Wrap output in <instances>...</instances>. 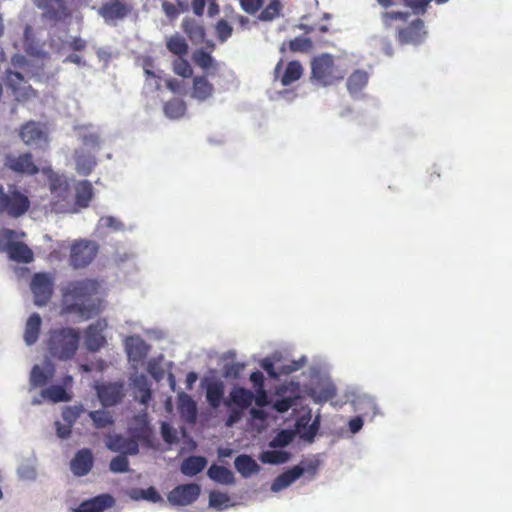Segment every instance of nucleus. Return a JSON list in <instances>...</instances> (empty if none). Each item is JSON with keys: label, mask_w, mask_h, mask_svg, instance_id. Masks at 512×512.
Returning <instances> with one entry per match:
<instances>
[{"label": "nucleus", "mask_w": 512, "mask_h": 512, "mask_svg": "<svg viewBox=\"0 0 512 512\" xmlns=\"http://www.w3.org/2000/svg\"><path fill=\"white\" fill-rule=\"evenodd\" d=\"M162 9H163L164 13L166 14V16L171 19L176 18L179 15V10H178L177 6H175L174 4H172L168 1H164L162 3Z\"/></svg>", "instance_id": "bf43d9fd"}, {"label": "nucleus", "mask_w": 512, "mask_h": 512, "mask_svg": "<svg viewBox=\"0 0 512 512\" xmlns=\"http://www.w3.org/2000/svg\"><path fill=\"white\" fill-rule=\"evenodd\" d=\"M93 198V186L88 180H81L75 186V197L73 203L77 212L82 208H87Z\"/></svg>", "instance_id": "412c9836"}, {"label": "nucleus", "mask_w": 512, "mask_h": 512, "mask_svg": "<svg viewBox=\"0 0 512 512\" xmlns=\"http://www.w3.org/2000/svg\"><path fill=\"white\" fill-rule=\"evenodd\" d=\"M19 137L28 146L38 145L47 142L48 136L41 123L28 121L20 127Z\"/></svg>", "instance_id": "4468645a"}, {"label": "nucleus", "mask_w": 512, "mask_h": 512, "mask_svg": "<svg viewBox=\"0 0 512 512\" xmlns=\"http://www.w3.org/2000/svg\"><path fill=\"white\" fill-rule=\"evenodd\" d=\"M93 467V455L90 449L79 450L70 462V468L74 475L85 476Z\"/></svg>", "instance_id": "a211bd4d"}, {"label": "nucleus", "mask_w": 512, "mask_h": 512, "mask_svg": "<svg viewBox=\"0 0 512 512\" xmlns=\"http://www.w3.org/2000/svg\"><path fill=\"white\" fill-rule=\"evenodd\" d=\"M31 291L34 295L35 305H46L53 294V280L46 273H36L31 280Z\"/></svg>", "instance_id": "9d476101"}, {"label": "nucleus", "mask_w": 512, "mask_h": 512, "mask_svg": "<svg viewBox=\"0 0 512 512\" xmlns=\"http://www.w3.org/2000/svg\"><path fill=\"white\" fill-rule=\"evenodd\" d=\"M100 284L94 279L70 281L62 289V311L89 319L98 314L100 302L96 298Z\"/></svg>", "instance_id": "f257e3e1"}, {"label": "nucleus", "mask_w": 512, "mask_h": 512, "mask_svg": "<svg viewBox=\"0 0 512 512\" xmlns=\"http://www.w3.org/2000/svg\"><path fill=\"white\" fill-rule=\"evenodd\" d=\"M43 10V18L53 22H60L70 16L65 0H43L38 4Z\"/></svg>", "instance_id": "2eb2a0df"}, {"label": "nucleus", "mask_w": 512, "mask_h": 512, "mask_svg": "<svg viewBox=\"0 0 512 512\" xmlns=\"http://www.w3.org/2000/svg\"><path fill=\"white\" fill-rule=\"evenodd\" d=\"M107 328L105 319H98L91 323L84 332V344L88 351L97 352L106 344V338L103 332Z\"/></svg>", "instance_id": "f8f14e48"}, {"label": "nucleus", "mask_w": 512, "mask_h": 512, "mask_svg": "<svg viewBox=\"0 0 512 512\" xmlns=\"http://www.w3.org/2000/svg\"><path fill=\"white\" fill-rule=\"evenodd\" d=\"M173 71L183 78H189L193 74L191 65L184 57H178L173 61Z\"/></svg>", "instance_id": "c03bdc74"}, {"label": "nucleus", "mask_w": 512, "mask_h": 512, "mask_svg": "<svg viewBox=\"0 0 512 512\" xmlns=\"http://www.w3.org/2000/svg\"><path fill=\"white\" fill-rule=\"evenodd\" d=\"M89 417L96 428H106L114 424L112 415L104 410L91 411Z\"/></svg>", "instance_id": "79ce46f5"}, {"label": "nucleus", "mask_w": 512, "mask_h": 512, "mask_svg": "<svg viewBox=\"0 0 512 512\" xmlns=\"http://www.w3.org/2000/svg\"><path fill=\"white\" fill-rule=\"evenodd\" d=\"M213 85L204 76H196L193 79L191 96L199 101H205L212 96Z\"/></svg>", "instance_id": "393cba45"}, {"label": "nucleus", "mask_w": 512, "mask_h": 512, "mask_svg": "<svg viewBox=\"0 0 512 512\" xmlns=\"http://www.w3.org/2000/svg\"><path fill=\"white\" fill-rule=\"evenodd\" d=\"M224 395V384L221 381H213L207 385L206 399L211 407L218 408Z\"/></svg>", "instance_id": "72a5a7b5"}, {"label": "nucleus", "mask_w": 512, "mask_h": 512, "mask_svg": "<svg viewBox=\"0 0 512 512\" xmlns=\"http://www.w3.org/2000/svg\"><path fill=\"white\" fill-rule=\"evenodd\" d=\"M422 27H423V22L421 20L417 19L409 27L400 31V38L404 42H408V41L412 40V34L416 30H420Z\"/></svg>", "instance_id": "603ef678"}, {"label": "nucleus", "mask_w": 512, "mask_h": 512, "mask_svg": "<svg viewBox=\"0 0 512 512\" xmlns=\"http://www.w3.org/2000/svg\"><path fill=\"white\" fill-rule=\"evenodd\" d=\"M100 225L113 230H120L123 227L122 222L112 216L102 217L100 219Z\"/></svg>", "instance_id": "6e6d98bb"}, {"label": "nucleus", "mask_w": 512, "mask_h": 512, "mask_svg": "<svg viewBox=\"0 0 512 512\" xmlns=\"http://www.w3.org/2000/svg\"><path fill=\"white\" fill-rule=\"evenodd\" d=\"M4 82L18 102L28 101L37 97V91L33 89L20 72L7 69Z\"/></svg>", "instance_id": "423d86ee"}, {"label": "nucleus", "mask_w": 512, "mask_h": 512, "mask_svg": "<svg viewBox=\"0 0 512 512\" xmlns=\"http://www.w3.org/2000/svg\"><path fill=\"white\" fill-rule=\"evenodd\" d=\"M133 10L134 4L127 0H110L100 6L98 14L109 23L126 18Z\"/></svg>", "instance_id": "6e6552de"}, {"label": "nucleus", "mask_w": 512, "mask_h": 512, "mask_svg": "<svg viewBox=\"0 0 512 512\" xmlns=\"http://www.w3.org/2000/svg\"><path fill=\"white\" fill-rule=\"evenodd\" d=\"M346 70L342 69L334 61V57L328 53L316 56L311 61V79L322 86H331L345 77Z\"/></svg>", "instance_id": "20e7f679"}, {"label": "nucleus", "mask_w": 512, "mask_h": 512, "mask_svg": "<svg viewBox=\"0 0 512 512\" xmlns=\"http://www.w3.org/2000/svg\"><path fill=\"white\" fill-rule=\"evenodd\" d=\"M208 476L221 484H233L235 481L234 475L231 470L220 465H211L207 472Z\"/></svg>", "instance_id": "473e14b6"}, {"label": "nucleus", "mask_w": 512, "mask_h": 512, "mask_svg": "<svg viewBox=\"0 0 512 512\" xmlns=\"http://www.w3.org/2000/svg\"><path fill=\"white\" fill-rule=\"evenodd\" d=\"M31 202L26 194L15 185H10L5 191L0 184V215L6 214L11 218H19L30 209Z\"/></svg>", "instance_id": "39448f33"}, {"label": "nucleus", "mask_w": 512, "mask_h": 512, "mask_svg": "<svg viewBox=\"0 0 512 512\" xmlns=\"http://www.w3.org/2000/svg\"><path fill=\"white\" fill-rule=\"evenodd\" d=\"M97 396L105 407L120 403L124 397V385L120 382L103 383L97 386Z\"/></svg>", "instance_id": "ddd939ff"}, {"label": "nucleus", "mask_w": 512, "mask_h": 512, "mask_svg": "<svg viewBox=\"0 0 512 512\" xmlns=\"http://www.w3.org/2000/svg\"><path fill=\"white\" fill-rule=\"evenodd\" d=\"M250 381L254 385V387L257 388V390L263 389L264 376H263L262 372H260V371L252 372L250 374Z\"/></svg>", "instance_id": "680f3d73"}, {"label": "nucleus", "mask_w": 512, "mask_h": 512, "mask_svg": "<svg viewBox=\"0 0 512 512\" xmlns=\"http://www.w3.org/2000/svg\"><path fill=\"white\" fill-rule=\"evenodd\" d=\"M200 492L196 483L181 484L169 492L167 499L174 506H187L198 499Z\"/></svg>", "instance_id": "9b49d317"}, {"label": "nucleus", "mask_w": 512, "mask_h": 512, "mask_svg": "<svg viewBox=\"0 0 512 512\" xmlns=\"http://www.w3.org/2000/svg\"><path fill=\"white\" fill-rule=\"evenodd\" d=\"M24 236V232L17 233L15 230L8 228L0 229V252H7L16 238Z\"/></svg>", "instance_id": "a19ab883"}, {"label": "nucleus", "mask_w": 512, "mask_h": 512, "mask_svg": "<svg viewBox=\"0 0 512 512\" xmlns=\"http://www.w3.org/2000/svg\"><path fill=\"white\" fill-rule=\"evenodd\" d=\"M86 46H87L86 40L82 39L81 37H74L69 42V47L73 51H83V50H85Z\"/></svg>", "instance_id": "0e129e2a"}, {"label": "nucleus", "mask_w": 512, "mask_h": 512, "mask_svg": "<svg viewBox=\"0 0 512 512\" xmlns=\"http://www.w3.org/2000/svg\"><path fill=\"white\" fill-rule=\"evenodd\" d=\"M264 0H239L241 9L247 14H256L263 6Z\"/></svg>", "instance_id": "3c124183"}, {"label": "nucleus", "mask_w": 512, "mask_h": 512, "mask_svg": "<svg viewBox=\"0 0 512 512\" xmlns=\"http://www.w3.org/2000/svg\"><path fill=\"white\" fill-rule=\"evenodd\" d=\"M142 498L149 500L151 502H158L161 500L160 494L153 487H149L146 490H142Z\"/></svg>", "instance_id": "052dcab7"}, {"label": "nucleus", "mask_w": 512, "mask_h": 512, "mask_svg": "<svg viewBox=\"0 0 512 512\" xmlns=\"http://www.w3.org/2000/svg\"><path fill=\"white\" fill-rule=\"evenodd\" d=\"M98 253V245L94 241L80 240L71 247L70 264L74 268H84L89 265Z\"/></svg>", "instance_id": "0eeeda50"}, {"label": "nucleus", "mask_w": 512, "mask_h": 512, "mask_svg": "<svg viewBox=\"0 0 512 512\" xmlns=\"http://www.w3.org/2000/svg\"><path fill=\"white\" fill-rule=\"evenodd\" d=\"M57 425V435L61 439L68 438L71 434V424L62 425L60 422H56Z\"/></svg>", "instance_id": "774afa93"}, {"label": "nucleus", "mask_w": 512, "mask_h": 512, "mask_svg": "<svg viewBox=\"0 0 512 512\" xmlns=\"http://www.w3.org/2000/svg\"><path fill=\"white\" fill-rule=\"evenodd\" d=\"M23 46L28 55L40 57L43 54L41 45L35 40L33 28L29 25L24 29Z\"/></svg>", "instance_id": "2f4dec72"}, {"label": "nucleus", "mask_w": 512, "mask_h": 512, "mask_svg": "<svg viewBox=\"0 0 512 512\" xmlns=\"http://www.w3.org/2000/svg\"><path fill=\"white\" fill-rule=\"evenodd\" d=\"M195 63L204 70H208L214 65V59L208 52L203 50L197 52L194 56Z\"/></svg>", "instance_id": "8fccbe9b"}, {"label": "nucleus", "mask_w": 512, "mask_h": 512, "mask_svg": "<svg viewBox=\"0 0 512 512\" xmlns=\"http://www.w3.org/2000/svg\"><path fill=\"white\" fill-rule=\"evenodd\" d=\"M48 186L51 193L50 207L55 213H76L70 182L64 175L50 171Z\"/></svg>", "instance_id": "7ed1b4c3"}, {"label": "nucleus", "mask_w": 512, "mask_h": 512, "mask_svg": "<svg viewBox=\"0 0 512 512\" xmlns=\"http://www.w3.org/2000/svg\"><path fill=\"white\" fill-rule=\"evenodd\" d=\"M229 501L226 494L220 492H212L209 497V503L213 507H221Z\"/></svg>", "instance_id": "5fc2aeb1"}, {"label": "nucleus", "mask_w": 512, "mask_h": 512, "mask_svg": "<svg viewBox=\"0 0 512 512\" xmlns=\"http://www.w3.org/2000/svg\"><path fill=\"white\" fill-rule=\"evenodd\" d=\"M311 46V41L308 38L297 37L290 41L289 48L293 52L304 51Z\"/></svg>", "instance_id": "864d4df0"}, {"label": "nucleus", "mask_w": 512, "mask_h": 512, "mask_svg": "<svg viewBox=\"0 0 512 512\" xmlns=\"http://www.w3.org/2000/svg\"><path fill=\"white\" fill-rule=\"evenodd\" d=\"M242 417V410L241 409H232L229 413L227 420H226V426L231 427L235 423H237Z\"/></svg>", "instance_id": "69168bd1"}, {"label": "nucleus", "mask_w": 512, "mask_h": 512, "mask_svg": "<svg viewBox=\"0 0 512 512\" xmlns=\"http://www.w3.org/2000/svg\"><path fill=\"white\" fill-rule=\"evenodd\" d=\"M135 388L141 393L140 402L147 404L151 399V389L148 379L145 375L137 376L133 382Z\"/></svg>", "instance_id": "37998d69"}, {"label": "nucleus", "mask_w": 512, "mask_h": 512, "mask_svg": "<svg viewBox=\"0 0 512 512\" xmlns=\"http://www.w3.org/2000/svg\"><path fill=\"white\" fill-rule=\"evenodd\" d=\"M319 429V420L315 419L310 425H308L305 432L302 434V438L308 441H312L317 434Z\"/></svg>", "instance_id": "13d9d810"}, {"label": "nucleus", "mask_w": 512, "mask_h": 512, "mask_svg": "<svg viewBox=\"0 0 512 512\" xmlns=\"http://www.w3.org/2000/svg\"><path fill=\"white\" fill-rule=\"evenodd\" d=\"M294 404V400L292 398H282L276 400L273 408L279 413L287 412Z\"/></svg>", "instance_id": "4d7b16f0"}, {"label": "nucleus", "mask_w": 512, "mask_h": 512, "mask_svg": "<svg viewBox=\"0 0 512 512\" xmlns=\"http://www.w3.org/2000/svg\"><path fill=\"white\" fill-rule=\"evenodd\" d=\"M109 468L114 473H124L129 469V462L125 455L114 457L109 464Z\"/></svg>", "instance_id": "de8ad7c7"}, {"label": "nucleus", "mask_w": 512, "mask_h": 512, "mask_svg": "<svg viewBox=\"0 0 512 512\" xmlns=\"http://www.w3.org/2000/svg\"><path fill=\"white\" fill-rule=\"evenodd\" d=\"M304 473L305 469L302 468L300 465L292 467L291 469L281 473L274 479L271 485V490L273 492H279L285 489L294 481H296L300 476H302Z\"/></svg>", "instance_id": "4be33fe9"}, {"label": "nucleus", "mask_w": 512, "mask_h": 512, "mask_svg": "<svg viewBox=\"0 0 512 512\" xmlns=\"http://www.w3.org/2000/svg\"><path fill=\"white\" fill-rule=\"evenodd\" d=\"M76 171L79 175L88 176L96 166V158L83 151L75 152Z\"/></svg>", "instance_id": "cd10ccee"}, {"label": "nucleus", "mask_w": 512, "mask_h": 512, "mask_svg": "<svg viewBox=\"0 0 512 512\" xmlns=\"http://www.w3.org/2000/svg\"><path fill=\"white\" fill-rule=\"evenodd\" d=\"M290 457L291 455L287 451L271 450L262 452L259 459L262 463L277 465L286 463Z\"/></svg>", "instance_id": "58836bf2"}, {"label": "nucleus", "mask_w": 512, "mask_h": 512, "mask_svg": "<svg viewBox=\"0 0 512 512\" xmlns=\"http://www.w3.org/2000/svg\"><path fill=\"white\" fill-rule=\"evenodd\" d=\"M234 465L236 470L244 478H248L251 475L258 473L260 470V466L257 462L251 456L246 454L237 456L235 458Z\"/></svg>", "instance_id": "a878e982"}, {"label": "nucleus", "mask_w": 512, "mask_h": 512, "mask_svg": "<svg viewBox=\"0 0 512 512\" xmlns=\"http://www.w3.org/2000/svg\"><path fill=\"white\" fill-rule=\"evenodd\" d=\"M186 112V104L183 100L172 99L165 103L164 113L171 119H179Z\"/></svg>", "instance_id": "ea45409f"}, {"label": "nucleus", "mask_w": 512, "mask_h": 512, "mask_svg": "<svg viewBox=\"0 0 512 512\" xmlns=\"http://www.w3.org/2000/svg\"><path fill=\"white\" fill-rule=\"evenodd\" d=\"M369 75L365 70H355L347 79L346 85L350 94L360 92L368 83Z\"/></svg>", "instance_id": "7c9ffc66"}, {"label": "nucleus", "mask_w": 512, "mask_h": 512, "mask_svg": "<svg viewBox=\"0 0 512 512\" xmlns=\"http://www.w3.org/2000/svg\"><path fill=\"white\" fill-rule=\"evenodd\" d=\"M283 4L280 0H271L260 12L258 19L263 22L273 21L281 16Z\"/></svg>", "instance_id": "f704fd0d"}, {"label": "nucleus", "mask_w": 512, "mask_h": 512, "mask_svg": "<svg viewBox=\"0 0 512 512\" xmlns=\"http://www.w3.org/2000/svg\"><path fill=\"white\" fill-rule=\"evenodd\" d=\"M106 446L113 452H119L125 455H136L139 452V445L134 438H126L122 435H109Z\"/></svg>", "instance_id": "f3484780"}, {"label": "nucleus", "mask_w": 512, "mask_h": 512, "mask_svg": "<svg viewBox=\"0 0 512 512\" xmlns=\"http://www.w3.org/2000/svg\"><path fill=\"white\" fill-rule=\"evenodd\" d=\"M205 6H206V0H192V2H191L192 11L198 17L203 16Z\"/></svg>", "instance_id": "e2e57ef3"}, {"label": "nucleus", "mask_w": 512, "mask_h": 512, "mask_svg": "<svg viewBox=\"0 0 512 512\" xmlns=\"http://www.w3.org/2000/svg\"><path fill=\"white\" fill-rule=\"evenodd\" d=\"M348 427L352 433L359 432L361 430V428L363 427L362 417L356 416V417L350 419V421L348 422Z\"/></svg>", "instance_id": "338daca9"}, {"label": "nucleus", "mask_w": 512, "mask_h": 512, "mask_svg": "<svg viewBox=\"0 0 512 512\" xmlns=\"http://www.w3.org/2000/svg\"><path fill=\"white\" fill-rule=\"evenodd\" d=\"M125 346L129 359L134 362L143 361L148 354L149 346L140 337L127 338Z\"/></svg>", "instance_id": "5701e85b"}, {"label": "nucleus", "mask_w": 512, "mask_h": 512, "mask_svg": "<svg viewBox=\"0 0 512 512\" xmlns=\"http://www.w3.org/2000/svg\"><path fill=\"white\" fill-rule=\"evenodd\" d=\"M42 319L38 313H32L26 321L23 339L28 346L38 341L41 331Z\"/></svg>", "instance_id": "b1692460"}, {"label": "nucleus", "mask_w": 512, "mask_h": 512, "mask_svg": "<svg viewBox=\"0 0 512 512\" xmlns=\"http://www.w3.org/2000/svg\"><path fill=\"white\" fill-rule=\"evenodd\" d=\"M4 166L14 173L33 176L38 174L39 168L34 163L33 155L25 152L19 155L7 154L4 159Z\"/></svg>", "instance_id": "1a4fd4ad"}, {"label": "nucleus", "mask_w": 512, "mask_h": 512, "mask_svg": "<svg viewBox=\"0 0 512 512\" xmlns=\"http://www.w3.org/2000/svg\"><path fill=\"white\" fill-rule=\"evenodd\" d=\"M293 440V433L289 430H281L271 440L269 446L272 448L285 447Z\"/></svg>", "instance_id": "a18cd8bd"}, {"label": "nucleus", "mask_w": 512, "mask_h": 512, "mask_svg": "<svg viewBox=\"0 0 512 512\" xmlns=\"http://www.w3.org/2000/svg\"><path fill=\"white\" fill-rule=\"evenodd\" d=\"M254 398L253 392L243 387H235L230 392L231 401L241 410L247 409L254 401Z\"/></svg>", "instance_id": "c756f323"}, {"label": "nucleus", "mask_w": 512, "mask_h": 512, "mask_svg": "<svg viewBox=\"0 0 512 512\" xmlns=\"http://www.w3.org/2000/svg\"><path fill=\"white\" fill-rule=\"evenodd\" d=\"M181 27L192 43L200 44L204 41L206 32L200 21L191 17H186L183 19Z\"/></svg>", "instance_id": "aec40b11"}, {"label": "nucleus", "mask_w": 512, "mask_h": 512, "mask_svg": "<svg viewBox=\"0 0 512 512\" xmlns=\"http://www.w3.org/2000/svg\"><path fill=\"white\" fill-rule=\"evenodd\" d=\"M282 65L283 60L281 59L274 68V76L275 79L280 80L283 86H289L302 77L303 67L299 61L292 60L288 62L283 73L281 74Z\"/></svg>", "instance_id": "dca6fc26"}, {"label": "nucleus", "mask_w": 512, "mask_h": 512, "mask_svg": "<svg viewBox=\"0 0 512 512\" xmlns=\"http://www.w3.org/2000/svg\"><path fill=\"white\" fill-rule=\"evenodd\" d=\"M6 253L18 263H30L33 260L32 250L23 242L15 241Z\"/></svg>", "instance_id": "bb28decb"}, {"label": "nucleus", "mask_w": 512, "mask_h": 512, "mask_svg": "<svg viewBox=\"0 0 512 512\" xmlns=\"http://www.w3.org/2000/svg\"><path fill=\"white\" fill-rule=\"evenodd\" d=\"M166 47L169 52L177 57H184L188 53V44L186 40L180 35H173L166 41Z\"/></svg>", "instance_id": "e433bc0d"}, {"label": "nucleus", "mask_w": 512, "mask_h": 512, "mask_svg": "<svg viewBox=\"0 0 512 512\" xmlns=\"http://www.w3.org/2000/svg\"><path fill=\"white\" fill-rule=\"evenodd\" d=\"M114 503L115 500L110 494H101L83 501L75 509V512H103L105 509L111 508Z\"/></svg>", "instance_id": "6ab92c4d"}, {"label": "nucleus", "mask_w": 512, "mask_h": 512, "mask_svg": "<svg viewBox=\"0 0 512 512\" xmlns=\"http://www.w3.org/2000/svg\"><path fill=\"white\" fill-rule=\"evenodd\" d=\"M41 396L45 399H49L53 403L66 402L70 400L68 393L65 388L60 385H52L41 391Z\"/></svg>", "instance_id": "4c0bfd02"}, {"label": "nucleus", "mask_w": 512, "mask_h": 512, "mask_svg": "<svg viewBox=\"0 0 512 512\" xmlns=\"http://www.w3.org/2000/svg\"><path fill=\"white\" fill-rule=\"evenodd\" d=\"M316 399L319 402H326L333 399L337 395L336 388L333 384H326L316 391Z\"/></svg>", "instance_id": "49530a36"}, {"label": "nucleus", "mask_w": 512, "mask_h": 512, "mask_svg": "<svg viewBox=\"0 0 512 512\" xmlns=\"http://www.w3.org/2000/svg\"><path fill=\"white\" fill-rule=\"evenodd\" d=\"M80 343V333L71 327L52 329L49 332L47 349L58 360H70L76 354Z\"/></svg>", "instance_id": "f03ea898"}, {"label": "nucleus", "mask_w": 512, "mask_h": 512, "mask_svg": "<svg viewBox=\"0 0 512 512\" xmlns=\"http://www.w3.org/2000/svg\"><path fill=\"white\" fill-rule=\"evenodd\" d=\"M207 465L206 458L202 456H189L183 460L180 470L186 476H195Z\"/></svg>", "instance_id": "c85d7f7f"}, {"label": "nucleus", "mask_w": 512, "mask_h": 512, "mask_svg": "<svg viewBox=\"0 0 512 512\" xmlns=\"http://www.w3.org/2000/svg\"><path fill=\"white\" fill-rule=\"evenodd\" d=\"M52 377L53 368L45 371L39 365H34L30 373V384L34 388L42 387L46 385Z\"/></svg>", "instance_id": "c9c22d12"}, {"label": "nucleus", "mask_w": 512, "mask_h": 512, "mask_svg": "<svg viewBox=\"0 0 512 512\" xmlns=\"http://www.w3.org/2000/svg\"><path fill=\"white\" fill-rule=\"evenodd\" d=\"M233 32L232 26L224 19H221L216 24V34L220 42H225Z\"/></svg>", "instance_id": "09e8293b"}]
</instances>
